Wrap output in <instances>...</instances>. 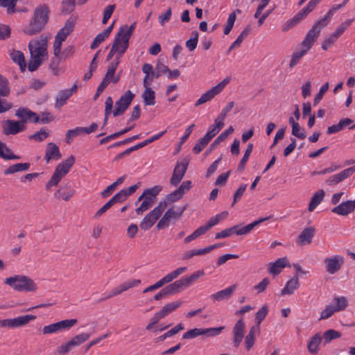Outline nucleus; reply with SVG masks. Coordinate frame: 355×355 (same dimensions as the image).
Returning <instances> with one entry per match:
<instances>
[{"instance_id":"obj_7","label":"nucleus","mask_w":355,"mask_h":355,"mask_svg":"<svg viewBox=\"0 0 355 355\" xmlns=\"http://www.w3.org/2000/svg\"><path fill=\"white\" fill-rule=\"evenodd\" d=\"M166 207V201L159 202L158 205L143 218L142 221L139 224L140 228L145 231L151 228L159 219Z\"/></svg>"},{"instance_id":"obj_23","label":"nucleus","mask_w":355,"mask_h":355,"mask_svg":"<svg viewBox=\"0 0 355 355\" xmlns=\"http://www.w3.org/2000/svg\"><path fill=\"white\" fill-rule=\"evenodd\" d=\"M61 157L59 147L54 143H49L45 152L46 161L49 162L51 159H59Z\"/></svg>"},{"instance_id":"obj_5","label":"nucleus","mask_w":355,"mask_h":355,"mask_svg":"<svg viewBox=\"0 0 355 355\" xmlns=\"http://www.w3.org/2000/svg\"><path fill=\"white\" fill-rule=\"evenodd\" d=\"M268 218H259V220H254V222L244 226L240 227V225H234L230 228L222 230L220 232H218L215 235V238L216 239H224L228 237L233 234L236 235H245L250 232L255 227L259 225L262 222L266 220Z\"/></svg>"},{"instance_id":"obj_11","label":"nucleus","mask_w":355,"mask_h":355,"mask_svg":"<svg viewBox=\"0 0 355 355\" xmlns=\"http://www.w3.org/2000/svg\"><path fill=\"white\" fill-rule=\"evenodd\" d=\"M326 271L334 275L340 270L344 264V257L341 255H335L331 257H327L324 259Z\"/></svg>"},{"instance_id":"obj_19","label":"nucleus","mask_w":355,"mask_h":355,"mask_svg":"<svg viewBox=\"0 0 355 355\" xmlns=\"http://www.w3.org/2000/svg\"><path fill=\"white\" fill-rule=\"evenodd\" d=\"M315 232V229L313 227H309L305 228L299 234L296 243L300 246L309 245L312 242L313 238Z\"/></svg>"},{"instance_id":"obj_42","label":"nucleus","mask_w":355,"mask_h":355,"mask_svg":"<svg viewBox=\"0 0 355 355\" xmlns=\"http://www.w3.org/2000/svg\"><path fill=\"white\" fill-rule=\"evenodd\" d=\"M141 201L142 202L140 206L135 209L137 214L139 216L142 215L144 211L149 209L154 204L150 198H145Z\"/></svg>"},{"instance_id":"obj_47","label":"nucleus","mask_w":355,"mask_h":355,"mask_svg":"<svg viewBox=\"0 0 355 355\" xmlns=\"http://www.w3.org/2000/svg\"><path fill=\"white\" fill-rule=\"evenodd\" d=\"M184 329V327L183 324L182 323H180L178 325H176L175 327H174L173 328H172L171 329H170L169 331H168L167 332H166L165 334H164L163 335L160 336L158 338V340L163 341L166 338L171 337L172 336L177 334L180 331L183 330Z\"/></svg>"},{"instance_id":"obj_33","label":"nucleus","mask_w":355,"mask_h":355,"mask_svg":"<svg viewBox=\"0 0 355 355\" xmlns=\"http://www.w3.org/2000/svg\"><path fill=\"white\" fill-rule=\"evenodd\" d=\"M234 132V128L232 126H230L227 130H225L222 132L217 138L214 140V141L210 145L209 149L207 150V153L211 152L214 148L217 147L220 144L225 141L229 135L232 134Z\"/></svg>"},{"instance_id":"obj_46","label":"nucleus","mask_w":355,"mask_h":355,"mask_svg":"<svg viewBox=\"0 0 355 355\" xmlns=\"http://www.w3.org/2000/svg\"><path fill=\"white\" fill-rule=\"evenodd\" d=\"M61 57L58 55H55L51 59L49 64V69L51 70L52 73L55 76H58L60 73L59 65L61 61Z\"/></svg>"},{"instance_id":"obj_43","label":"nucleus","mask_w":355,"mask_h":355,"mask_svg":"<svg viewBox=\"0 0 355 355\" xmlns=\"http://www.w3.org/2000/svg\"><path fill=\"white\" fill-rule=\"evenodd\" d=\"M89 338V334L83 333L74 336L69 341L71 343L72 346L74 347L80 345L82 343L87 341Z\"/></svg>"},{"instance_id":"obj_37","label":"nucleus","mask_w":355,"mask_h":355,"mask_svg":"<svg viewBox=\"0 0 355 355\" xmlns=\"http://www.w3.org/2000/svg\"><path fill=\"white\" fill-rule=\"evenodd\" d=\"M219 93L216 90L214 87H213L211 89L206 92L205 94H203L196 102L195 106H198L200 105H202L203 103H205L206 102L211 100L216 95L218 94Z\"/></svg>"},{"instance_id":"obj_52","label":"nucleus","mask_w":355,"mask_h":355,"mask_svg":"<svg viewBox=\"0 0 355 355\" xmlns=\"http://www.w3.org/2000/svg\"><path fill=\"white\" fill-rule=\"evenodd\" d=\"M222 124H214L209 127L205 137L210 141L222 129Z\"/></svg>"},{"instance_id":"obj_8","label":"nucleus","mask_w":355,"mask_h":355,"mask_svg":"<svg viewBox=\"0 0 355 355\" xmlns=\"http://www.w3.org/2000/svg\"><path fill=\"white\" fill-rule=\"evenodd\" d=\"M48 37L42 34L38 39L30 41L28 49L31 56L43 58L47 55Z\"/></svg>"},{"instance_id":"obj_35","label":"nucleus","mask_w":355,"mask_h":355,"mask_svg":"<svg viewBox=\"0 0 355 355\" xmlns=\"http://www.w3.org/2000/svg\"><path fill=\"white\" fill-rule=\"evenodd\" d=\"M36 318L35 315H26L12 319V327H19L28 324L30 321Z\"/></svg>"},{"instance_id":"obj_1","label":"nucleus","mask_w":355,"mask_h":355,"mask_svg":"<svg viewBox=\"0 0 355 355\" xmlns=\"http://www.w3.org/2000/svg\"><path fill=\"white\" fill-rule=\"evenodd\" d=\"M49 8L46 4L37 6L28 24L24 28V33L28 35L39 33L49 20Z\"/></svg>"},{"instance_id":"obj_34","label":"nucleus","mask_w":355,"mask_h":355,"mask_svg":"<svg viewBox=\"0 0 355 355\" xmlns=\"http://www.w3.org/2000/svg\"><path fill=\"white\" fill-rule=\"evenodd\" d=\"M10 55L12 60L19 64L21 71H25L26 64L23 53L19 51H13Z\"/></svg>"},{"instance_id":"obj_30","label":"nucleus","mask_w":355,"mask_h":355,"mask_svg":"<svg viewBox=\"0 0 355 355\" xmlns=\"http://www.w3.org/2000/svg\"><path fill=\"white\" fill-rule=\"evenodd\" d=\"M324 195V191L322 189L318 190L317 192H315L311 199L308 207V210L311 212L313 211L316 208V207L323 200Z\"/></svg>"},{"instance_id":"obj_9","label":"nucleus","mask_w":355,"mask_h":355,"mask_svg":"<svg viewBox=\"0 0 355 355\" xmlns=\"http://www.w3.org/2000/svg\"><path fill=\"white\" fill-rule=\"evenodd\" d=\"M186 209L187 205L178 208H175V206H173L164 213L162 218L157 224V228L158 230H162L167 227L169 225V221L171 220H177L180 219Z\"/></svg>"},{"instance_id":"obj_57","label":"nucleus","mask_w":355,"mask_h":355,"mask_svg":"<svg viewBox=\"0 0 355 355\" xmlns=\"http://www.w3.org/2000/svg\"><path fill=\"white\" fill-rule=\"evenodd\" d=\"M49 135V133L44 129L36 132L35 134L29 136L30 139H34L37 141H42L46 139Z\"/></svg>"},{"instance_id":"obj_2","label":"nucleus","mask_w":355,"mask_h":355,"mask_svg":"<svg viewBox=\"0 0 355 355\" xmlns=\"http://www.w3.org/2000/svg\"><path fill=\"white\" fill-rule=\"evenodd\" d=\"M135 94L130 90H128L122 95L120 98L115 103V108L112 111L113 100L111 96H108L105 102V119L103 125H106L108 116L112 112L114 116L122 115L131 104L135 98Z\"/></svg>"},{"instance_id":"obj_24","label":"nucleus","mask_w":355,"mask_h":355,"mask_svg":"<svg viewBox=\"0 0 355 355\" xmlns=\"http://www.w3.org/2000/svg\"><path fill=\"white\" fill-rule=\"evenodd\" d=\"M299 286L300 282L298 279V277L297 275H295L286 282L285 287L281 291V295H291L294 293L295 290L298 288Z\"/></svg>"},{"instance_id":"obj_25","label":"nucleus","mask_w":355,"mask_h":355,"mask_svg":"<svg viewBox=\"0 0 355 355\" xmlns=\"http://www.w3.org/2000/svg\"><path fill=\"white\" fill-rule=\"evenodd\" d=\"M162 187L160 186H155L150 189H147L144 190L143 193L138 198L137 200L135 202V205L141 201L145 198H150L153 202H155L156 196L161 191Z\"/></svg>"},{"instance_id":"obj_44","label":"nucleus","mask_w":355,"mask_h":355,"mask_svg":"<svg viewBox=\"0 0 355 355\" xmlns=\"http://www.w3.org/2000/svg\"><path fill=\"white\" fill-rule=\"evenodd\" d=\"M83 127H76V128L73 130H69L66 133V138L65 141L67 144H70L76 137L80 135V134H83Z\"/></svg>"},{"instance_id":"obj_16","label":"nucleus","mask_w":355,"mask_h":355,"mask_svg":"<svg viewBox=\"0 0 355 355\" xmlns=\"http://www.w3.org/2000/svg\"><path fill=\"white\" fill-rule=\"evenodd\" d=\"M245 324L243 318L239 319L234 324L233 334V344L235 347H238L242 342L245 334Z\"/></svg>"},{"instance_id":"obj_41","label":"nucleus","mask_w":355,"mask_h":355,"mask_svg":"<svg viewBox=\"0 0 355 355\" xmlns=\"http://www.w3.org/2000/svg\"><path fill=\"white\" fill-rule=\"evenodd\" d=\"M253 150V144L252 143H249L248 144L247 148L245 151V153L238 166V171H242L244 170L245 167V164L248 162L250 154L252 153Z\"/></svg>"},{"instance_id":"obj_22","label":"nucleus","mask_w":355,"mask_h":355,"mask_svg":"<svg viewBox=\"0 0 355 355\" xmlns=\"http://www.w3.org/2000/svg\"><path fill=\"white\" fill-rule=\"evenodd\" d=\"M236 288V284L232 285L222 291H218L211 295L214 301H222L229 299Z\"/></svg>"},{"instance_id":"obj_56","label":"nucleus","mask_w":355,"mask_h":355,"mask_svg":"<svg viewBox=\"0 0 355 355\" xmlns=\"http://www.w3.org/2000/svg\"><path fill=\"white\" fill-rule=\"evenodd\" d=\"M341 336L339 331L334 329H329L323 334V338L326 343H329L334 339L338 338Z\"/></svg>"},{"instance_id":"obj_61","label":"nucleus","mask_w":355,"mask_h":355,"mask_svg":"<svg viewBox=\"0 0 355 355\" xmlns=\"http://www.w3.org/2000/svg\"><path fill=\"white\" fill-rule=\"evenodd\" d=\"M292 135L301 139L306 138L304 130L300 127L299 123L294 124L292 127Z\"/></svg>"},{"instance_id":"obj_29","label":"nucleus","mask_w":355,"mask_h":355,"mask_svg":"<svg viewBox=\"0 0 355 355\" xmlns=\"http://www.w3.org/2000/svg\"><path fill=\"white\" fill-rule=\"evenodd\" d=\"M322 338L319 334H315L312 336L308 342L307 349L308 351L312 354H315L319 351V346L321 343Z\"/></svg>"},{"instance_id":"obj_10","label":"nucleus","mask_w":355,"mask_h":355,"mask_svg":"<svg viewBox=\"0 0 355 355\" xmlns=\"http://www.w3.org/2000/svg\"><path fill=\"white\" fill-rule=\"evenodd\" d=\"M189 161L184 159L182 162H178L174 168L170 183L173 186H177L182 181L187 170Z\"/></svg>"},{"instance_id":"obj_17","label":"nucleus","mask_w":355,"mask_h":355,"mask_svg":"<svg viewBox=\"0 0 355 355\" xmlns=\"http://www.w3.org/2000/svg\"><path fill=\"white\" fill-rule=\"evenodd\" d=\"M26 129V125L20 121L8 119L3 127V132L6 135H16Z\"/></svg>"},{"instance_id":"obj_13","label":"nucleus","mask_w":355,"mask_h":355,"mask_svg":"<svg viewBox=\"0 0 355 355\" xmlns=\"http://www.w3.org/2000/svg\"><path fill=\"white\" fill-rule=\"evenodd\" d=\"M354 173H355V166L347 168L338 173L329 177L325 180V183L329 186L336 185L349 178Z\"/></svg>"},{"instance_id":"obj_36","label":"nucleus","mask_w":355,"mask_h":355,"mask_svg":"<svg viewBox=\"0 0 355 355\" xmlns=\"http://www.w3.org/2000/svg\"><path fill=\"white\" fill-rule=\"evenodd\" d=\"M182 303L183 302L181 300L168 303L164 306L159 311L163 315L164 318H165L175 310L178 309L182 304Z\"/></svg>"},{"instance_id":"obj_40","label":"nucleus","mask_w":355,"mask_h":355,"mask_svg":"<svg viewBox=\"0 0 355 355\" xmlns=\"http://www.w3.org/2000/svg\"><path fill=\"white\" fill-rule=\"evenodd\" d=\"M333 302L335 304L334 309L336 312L343 311L348 305V300L344 296L334 297Z\"/></svg>"},{"instance_id":"obj_6","label":"nucleus","mask_w":355,"mask_h":355,"mask_svg":"<svg viewBox=\"0 0 355 355\" xmlns=\"http://www.w3.org/2000/svg\"><path fill=\"white\" fill-rule=\"evenodd\" d=\"M204 275V270H200L197 272H195L193 274L189 277L178 279L174 282L173 283L166 286V288L168 291L170 295H173L180 293V291L187 288L193 282L196 281L198 278L203 276Z\"/></svg>"},{"instance_id":"obj_32","label":"nucleus","mask_w":355,"mask_h":355,"mask_svg":"<svg viewBox=\"0 0 355 355\" xmlns=\"http://www.w3.org/2000/svg\"><path fill=\"white\" fill-rule=\"evenodd\" d=\"M29 163H17L10 166L4 171L3 173L4 175L14 174L17 172L26 171L29 169Z\"/></svg>"},{"instance_id":"obj_18","label":"nucleus","mask_w":355,"mask_h":355,"mask_svg":"<svg viewBox=\"0 0 355 355\" xmlns=\"http://www.w3.org/2000/svg\"><path fill=\"white\" fill-rule=\"evenodd\" d=\"M355 209V199L354 200H347L341 202L340 205L334 207L331 212L340 216H347Z\"/></svg>"},{"instance_id":"obj_15","label":"nucleus","mask_w":355,"mask_h":355,"mask_svg":"<svg viewBox=\"0 0 355 355\" xmlns=\"http://www.w3.org/2000/svg\"><path fill=\"white\" fill-rule=\"evenodd\" d=\"M129 38L124 36L121 32H118L116 35L112 45L116 44V58L119 59L120 57L125 52L129 46Z\"/></svg>"},{"instance_id":"obj_64","label":"nucleus","mask_w":355,"mask_h":355,"mask_svg":"<svg viewBox=\"0 0 355 355\" xmlns=\"http://www.w3.org/2000/svg\"><path fill=\"white\" fill-rule=\"evenodd\" d=\"M209 141L204 136L202 138L200 139L198 143L195 145L193 148V150L196 153H200L205 147L209 144Z\"/></svg>"},{"instance_id":"obj_51","label":"nucleus","mask_w":355,"mask_h":355,"mask_svg":"<svg viewBox=\"0 0 355 355\" xmlns=\"http://www.w3.org/2000/svg\"><path fill=\"white\" fill-rule=\"evenodd\" d=\"M186 270H187L186 267L178 268L177 269H175V270L172 271L171 272L168 273L164 277L165 279H166V283H170Z\"/></svg>"},{"instance_id":"obj_4","label":"nucleus","mask_w":355,"mask_h":355,"mask_svg":"<svg viewBox=\"0 0 355 355\" xmlns=\"http://www.w3.org/2000/svg\"><path fill=\"white\" fill-rule=\"evenodd\" d=\"M75 163V157L70 155L66 160L60 162L55 167V171L46 184V189L49 190L51 187L56 186L69 171Z\"/></svg>"},{"instance_id":"obj_63","label":"nucleus","mask_w":355,"mask_h":355,"mask_svg":"<svg viewBox=\"0 0 355 355\" xmlns=\"http://www.w3.org/2000/svg\"><path fill=\"white\" fill-rule=\"evenodd\" d=\"M107 37H108L103 32L98 33L94 39L90 48L92 49H96Z\"/></svg>"},{"instance_id":"obj_58","label":"nucleus","mask_w":355,"mask_h":355,"mask_svg":"<svg viewBox=\"0 0 355 355\" xmlns=\"http://www.w3.org/2000/svg\"><path fill=\"white\" fill-rule=\"evenodd\" d=\"M236 15L235 12H232L229 15V17H228V19L227 21V24L224 29L225 35H228L230 33V31L232 29V27L234 24V22L236 21Z\"/></svg>"},{"instance_id":"obj_59","label":"nucleus","mask_w":355,"mask_h":355,"mask_svg":"<svg viewBox=\"0 0 355 355\" xmlns=\"http://www.w3.org/2000/svg\"><path fill=\"white\" fill-rule=\"evenodd\" d=\"M224 329V327L202 329V331L204 332L202 335H206L208 337H214L219 335Z\"/></svg>"},{"instance_id":"obj_45","label":"nucleus","mask_w":355,"mask_h":355,"mask_svg":"<svg viewBox=\"0 0 355 355\" xmlns=\"http://www.w3.org/2000/svg\"><path fill=\"white\" fill-rule=\"evenodd\" d=\"M198 42V33L197 31H194L191 33V36L189 40L186 42V46L190 51H193L196 49Z\"/></svg>"},{"instance_id":"obj_48","label":"nucleus","mask_w":355,"mask_h":355,"mask_svg":"<svg viewBox=\"0 0 355 355\" xmlns=\"http://www.w3.org/2000/svg\"><path fill=\"white\" fill-rule=\"evenodd\" d=\"M0 157L6 159V160H11V159H19L20 157L18 155H15L12 151L7 147L6 144H5V147H3V150H1L0 153Z\"/></svg>"},{"instance_id":"obj_54","label":"nucleus","mask_w":355,"mask_h":355,"mask_svg":"<svg viewBox=\"0 0 355 355\" xmlns=\"http://www.w3.org/2000/svg\"><path fill=\"white\" fill-rule=\"evenodd\" d=\"M42 58L40 57L31 56V59L28 63V69L30 71H35L42 64Z\"/></svg>"},{"instance_id":"obj_39","label":"nucleus","mask_w":355,"mask_h":355,"mask_svg":"<svg viewBox=\"0 0 355 355\" xmlns=\"http://www.w3.org/2000/svg\"><path fill=\"white\" fill-rule=\"evenodd\" d=\"M142 98L145 105H154L155 104V94L152 88L145 89Z\"/></svg>"},{"instance_id":"obj_60","label":"nucleus","mask_w":355,"mask_h":355,"mask_svg":"<svg viewBox=\"0 0 355 355\" xmlns=\"http://www.w3.org/2000/svg\"><path fill=\"white\" fill-rule=\"evenodd\" d=\"M61 331L60 328V325L58 322L51 324L47 326H44L42 329L43 334H51L57 333L58 331Z\"/></svg>"},{"instance_id":"obj_21","label":"nucleus","mask_w":355,"mask_h":355,"mask_svg":"<svg viewBox=\"0 0 355 355\" xmlns=\"http://www.w3.org/2000/svg\"><path fill=\"white\" fill-rule=\"evenodd\" d=\"M76 193V191L71 188L68 184L64 187H60L54 193V196L57 199H62L64 201H69Z\"/></svg>"},{"instance_id":"obj_38","label":"nucleus","mask_w":355,"mask_h":355,"mask_svg":"<svg viewBox=\"0 0 355 355\" xmlns=\"http://www.w3.org/2000/svg\"><path fill=\"white\" fill-rule=\"evenodd\" d=\"M71 96V92H68L67 90H62L60 91L55 99V107L60 108L65 103L67 100Z\"/></svg>"},{"instance_id":"obj_27","label":"nucleus","mask_w":355,"mask_h":355,"mask_svg":"<svg viewBox=\"0 0 355 355\" xmlns=\"http://www.w3.org/2000/svg\"><path fill=\"white\" fill-rule=\"evenodd\" d=\"M309 12L304 8L297 13L291 20L286 22V26L283 28V31H286L291 27L298 24L302 19L308 15Z\"/></svg>"},{"instance_id":"obj_50","label":"nucleus","mask_w":355,"mask_h":355,"mask_svg":"<svg viewBox=\"0 0 355 355\" xmlns=\"http://www.w3.org/2000/svg\"><path fill=\"white\" fill-rule=\"evenodd\" d=\"M307 53V51L302 49L300 51L295 52L291 56V59L289 63V67L293 68L296 64H298L300 60Z\"/></svg>"},{"instance_id":"obj_28","label":"nucleus","mask_w":355,"mask_h":355,"mask_svg":"<svg viewBox=\"0 0 355 355\" xmlns=\"http://www.w3.org/2000/svg\"><path fill=\"white\" fill-rule=\"evenodd\" d=\"M309 12L304 8L297 13L291 20L286 22V26L283 28V31H286L291 27L298 24L302 19L308 15Z\"/></svg>"},{"instance_id":"obj_49","label":"nucleus","mask_w":355,"mask_h":355,"mask_svg":"<svg viewBox=\"0 0 355 355\" xmlns=\"http://www.w3.org/2000/svg\"><path fill=\"white\" fill-rule=\"evenodd\" d=\"M19 0H0V6L7 8L8 14H12L15 12V6Z\"/></svg>"},{"instance_id":"obj_31","label":"nucleus","mask_w":355,"mask_h":355,"mask_svg":"<svg viewBox=\"0 0 355 355\" xmlns=\"http://www.w3.org/2000/svg\"><path fill=\"white\" fill-rule=\"evenodd\" d=\"M74 24L73 21L67 20L65 22L64 26L62 28L59 32L57 33L55 37L64 41L67 37L71 33L73 30Z\"/></svg>"},{"instance_id":"obj_3","label":"nucleus","mask_w":355,"mask_h":355,"mask_svg":"<svg viewBox=\"0 0 355 355\" xmlns=\"http://www.w3.org/2000/svg\"><path fill=\"white\" fill-rule=\"evenodd\" d=\"M5 284L17 291L34 292L37 289V284L26 275H15L6 278Z\"/></svg>"},{"instance_id":"obj_62","label":"nucleus","mask_w":355,"mask_h":355,"mask_svg":"<svg viewBox=\"0 0 355 355\" xmlns=\"http://www.w3.org/2000/svg\"><path fill=\"white\" fill-rule=\"evenodd\" d=\"M72 347H73L72 346L71 343L70 341H68L67 343L59 346L56 351L54 352V355H64V354L68 353Z\"/></svg>"},{"instance_id":"obj_53","label":"nucleus","mask_w":355,"mask_h":355,"mask_svg":"<svg viewBox=\"0 0 355 355\" xmlns=\"http://www.w3.org/2000/svg\"><path fill=\"white\" fill-rule=\"evenodd\" d=\"M268 312V308L267 305H263L255 315V322L258 326L260 325L261 322L264 320Z\"/></svg>"},{"instance_id":"obj_20","label":"nucleus","mask_w":355,"mask_h":355,"mask_svg":"<svg viewBox=\"0 0 355 355\" xmlns=\"http://www.w3.org/2000/svg\"><path fill=\"white\" fill-rule=\"evenodd\" d=\"M289 266L288 260L286 257H282L277 259L275 262L269 263L268 272L272 275H279L282 269L286 266Z\"/></svg>"},{"instance_id":"obj_55","label":"nucleus","mask_w":355,"mask_h":355,"mask_svg":"<svg viewBox=\"0 0 355 355\" xmlns=\"http://www.w3.org/2000/svg\"><path fill=\"white\" fill-rule=\"evenodd\" d=\"M204 332L202 331V328H194L192 329L189 330L188 331L185 332L183 336V339H192L198 336H203L202 334Z\"/></svg>"},{"instance_id":"obj_26","label":"nucleus","mask_w":355,"mask_h":355,"mask_svg":"<svg viewBox=\"0 0 355 355\" xmlns=\"http://www.w3.org/2000/svg\"><path fill=\"white\" fill-rule=\"evenodd\" d=\"M320 33H318L313 28H311L307 33L305 38L302 42V45L304 48V49L308 51L312 47L313 43L316 41Z\"/></svg>"},{"instance_id":"obj_12","label":"nucleus","mask_w":355,"mask_h":355,"mask_svg":"<svg viewBox=\"0 0 355 355\" xmlns=\"http://www.w3.org/2000/svg\"><path fill=\"white\" fill-rule=\"evenodd\" d=\"M354 173H355V166L347 168L338 173L329 177L325 180V183L329 186L336 185L349 178Z\"/></svg>"},{"instance_id":"obj_14","label":"nucleus","mask_w":355,"mask_h":355,"mask_svg":"<svg viewBox=\"0 0 355 355\" xmlns=\"http://www.w3.org/2000/svg\"><path fill=\"white\" fill-rule=\"evenodd\" d=\"M15 115L21 119V124L25 125L28 121L37 123L40 121V116L26 107H20L16 111Z\"/></svg>"}]
</instances>
